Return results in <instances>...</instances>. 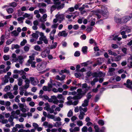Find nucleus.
<instances>
[{
	"label": "nucleus",
	"instance_id": "obj_34",
	"mask_svg": "<svg viewBox=\"0 0 132 132\" xmlns=\"http://www.w3.org/2000/svg\"><path fill=\"white\" fill-rule=\"evenodd\" d=\"M73 114V112L71 110H70L68 113L67 116L69 117H70L72 116Z\"/></svg>",
	"mask_w": 132,
	"mask_h": 132
},
{
	"label": "nucleus",
	"instance_id": "obj_37",
	"mask_svg": "<svg viewBox=\"0 0 132 132\" xmlns=\"http://www.w3.org/2000/svg\"><path fill=\"white\" fill-rule=\"evenodd\" d=\"M61 124V122H56L55 123L54 126L56 127H58L60 126Z\"/></svg>",
	"mask_w": 132,
	"mask_h": 132
},
{
	"label": "nucleus",
	"instance_id": "obj_63",
	"mask_svg": "<svg viewBox=\"0 0 132 132\" xmlns=\"http://www.w3.org/2000/svg\"><path fill=\"white\" fill-rule=\"evenodd\" d=\"M111 47L114 49H116L118 47V45L115 44H112L111 45Z\"/></svg>",
	"mask_w": 132,
	"mask_h": 132
},
{
	"label": "nucleus",
	"instance_id": "obj_5",
	"mask_svg": "<svg viewBox=\"0 0 132 132\" xmlns=\"http://www.w3.org/2000/svg\"><path fill=\"white\" fill-rule=\"evenodd\" d=\"M101 14L104 17L107 18L108 17L109 13L107 10V8L104 6L101 7Z\"/></svg>",
	"mask_w": 132,
	"mask_h": 132
},
{
	"label": "nucleus",
	"instance_id": "obj_12",
	"mask_svg": "<svg viewBox=\"0 0 132 132\" xmlns=\"http://www.w3.org/2000/svg\"><path fill=\"white\" fill-rule=\"evenodd\" d=\"M56 32L55 29H54L52 30L50 33V38L51 40H53L54 38V34Z\"/></svg>",
	"mask_w": 132,
	"mask_h": 132
},
{
	"label": "nucleus",
	"instance_id": "obj_3",
	"mask_svg": "<svg viewBox=\"0 0 132 132\" xmlns=\"http://www.w3.org/2000/svg\"><path fill=\"white\" fill-rule=\"evenodd\" d=\"M121 30H125V31H123L120 33V34L122 35V38L123 39L126 38L127 37V36L125 34L126 32H127V33H128L131 31V28L130 27L125 25L122 27Z\"/></svg>",
	"mask_w": 132,
	"mask_h": 132
},
{
	"label": "nucleus",
	"instance_id": "obj_52",
	"mask_svg": "<svg viewBox=\"0 0 132 132\" xmlns=\"http://www.w3.org/2000/svg\"><path fill=\"white\" fill-rule=\"evenodd\" d=\"M87 128L86 126H84L82 129V131L84 132H87Z\"/></svg>",
	"mask_w": 132,
	"mask_h": 132
},
{
	"label": "nucleus",
	"instance_id": "obj_33",
	"mask_svg": "<svg viewBox=\"0 0 132 132\" xmlns=\"http://www.w3.org/2000/svg\"><path fill=\"white\" fill-rule=\"evenodd\" d=\"M87 47L86 46L83 47L82 48V51L84 53H85L87 52Z\"/></svg>",
	"mask_w": 132,
	"mask_h": 132
},
{
	"label": "nucleus",
	"instance_id": "obj_50",
	"mask_svg": "<svg viewBox=\"0 0 132 132\" xmlns=\"http://www.w3.org/2000/svg\"><path fill=\"white\" fill-rule=\"evenodd\" d=\"M34 38L37 39L38 37V35L36 34L33 33L31 35Z\"/></svg>",
	"mask_w": 132,
	"mask_h": 132
},
{
	"label": "nucleus",
	"instance_id": "obj_19",
	"mask_svg": "<svg viewBox=\"0 0 132 132\" xmlns=\"http://www.w3.org/2000/svg\"><path fill=\"white\" fill-rule=\"evenodd\" d=\"M28 63L31 64V66L33 68H35L36 67L35 64L36 62L35 61H31L30 60H28Z\"/></svg>",
	"mask_w": 132,
	"mask_h": 132
},
{
	"label": "nucleus",
	"instance_id": "obj_1",
	"mask_svg": "<svg viewBox=\"0 0 132 132\" xmlns=\"http://www.w3.org/2000/svg\"><path fill=\"white\" fill-rule=\"evenodd\" d=\"M82 89L79 88L77 89L78 95L76 97L77 98L81 99L90 88V86H88L86 83L82 84Z\"/></svg>",
	"mask_w": 132,
	"mask_h": 132
},
{
	"label": "nucleus",
	"instance_id": "obj_43",
	"mask_svg": "<svg viewBox=\"0 0 132 132\" xmlns=\"http://www.w3.org/2000/svg\"><path fill=\"white\" fill-rule=\"evenodd\" d=\"M14 117L13 116H10L8 120L9 122H11L13 121Z\"/></svg>",
	"mask_w": 132,
	"mask_h": 132
},
{
	"label": "nucleus",
	"instance_id": "obj_11",
	"mask_svg": "<svg viewBox=\"0 0 132 132\" xmlns=\"http://www.w3.org/2000/svg\"><path fill=\"white\" fill-rule=\"evenodd\" d=\"M126 82V84L124 83V85L128 88L132 89V81H131L130 80L128 79L127 80Z\"/></svg>",
	"mask_w": 132,
	"mask_h": 132
},
{
	"label": "nucleus",
	"instance_id": "obj_9",
	"mask_svg": "<svg viewBox=\"0 0 132 132\" xmlns=\"http://www.w3.org/2000/svg\"><path fill=\"white\" fill-rule=\"evenodd\" d=\"M29 79L31 84L34 85H37L39 82L38 80L36 78H35L34 77H30Z\"/></svg>",
	"mask_w": 132,
	"mask_h": 132
},
{
	"label": "nucleus",
	"instance_id": "obj_27",
	"mask_svg": "<svg viewBox=\"0 0 132 132\" xmlns=\"http://www.w3.org/2000/svg\"><path fill=\"white\" fill-rule=\"evenodd\" d=\"M79 110L80 112H82L83 111L84 112H86L87 111V109L86 107L83 108L81 106H80L79 108Z\"/></svg>",
	"mask_w": 132,
	"mask_h": 132
},
{
	"label": "nucleus",
	"instance_id": "obj_46",
	"mask_svg": "<svg viewBox=\"0 0 132 132\" xmlns=\"http://www.w3.org/2000/svg\"><path fill=\"white\" fill-rule=\"evenodd\" d=\"M77 125L79 126H81L83 125L82 122L80 120H79L77 121Z\"/></svg>",
	"mask_w": 132,
	"mask_h": 132
},
{
	"label": "nucleus",
	"instance_id": "obj_32",
	"mask_svg": "<svg viewBox=\"0 0 132 132\" xmlns=\"http://www.w3.org/2000/svg\"><path fill=\"white\" fill-rule=\"evenodd\" d=\"M6 11L9 14H11L13 12V9L12 8H9L7 9Z\"/></svg>",
	"mask_w": 132,
	"mask_h": 132
},
{
	"label": "nucleus",
	"instance_id": "obj_55",
	"mask_svg": "<svg viewBox=\"0 0 132 132\" xmlns=\"http://www.w3.org/2000/svg\"><path fill=\"white\" fill-rule=\"evenodd\" d=\"M8 122V121L7 119H3L1 121V122L3 124H6Z\"/></svg>",
	"mask_w": 132,
	"mask_h": 132
},
{
	"label": "nucleus",
	"instance_id": "obj_17",
	"mask_svg": "<svg viewBox=\"0 0 132 132\" xmlns=\"http://www.w3.org/2000/svg\"><path fill=\"white\" fill-rule=\"evenodd\" d=\"M13 73H19L21 75H24L26 74V73L23 70L21 71L18 70H14Z\"/></svg>",
	"mask_w": 132,
	"mask_h": 132
},
{
	"label": "nucleus",
	"instance_id": "obj_35",
	"mask_svg": "<svg viewBox=\"0 0 132 132\" xmlns=\"http://www.w3.org/2000/svg\"><path fill=\"white\" fill-rule=\"evenodd\" d=\"M9 4L10 5V6L14 7L16 6L17 5V4L16 2H13L10 3Z\"/></svg>",
	"mask_w": 132,
	"mask_h": 132
},
{
	"label": "nucleus",
	"instance_id": "obj_61",
	"mask_svg": "<svg viewBox=\"0 0 132 132\" xmlns=\"http://www.w3.org/2000/svg\"><path fill=\"white\" fill-rule=\"evenodd\" d=\"M24 19V18L23 17H20L18 18L17 19V20L18 21H21V22H23V20Z\"/></svg>",
	"mask_w": 132,
	"mask_h": 132
},
{
	"label": "nucleus",
	"instance_id": "obj_24",
	"mask_svg": "<svg viewBox=\"0 0 132 132\" xmlns=\"http://www.w3.org/2000/svg\"><path fill=\"white\" fill-rule=\"evenodd\" d=\"M77 95H78V93L77 94V95H76V96H74L73 97H72L71 96H69L67 98V99L68 100L70 101V100L72 99H73L74 100L80 99L77 98L76 97V96H77Z\"/></svg>",
	"mask_w": 132,
	"mask_h": 132
},
{
	"label": "nucleus",
	"instance_id": "obj_42",
	"mask_svg": "<svg viewBox=\"0 0 132 132\" xmlns=\"http://www.w3.org/2000/svg\"><path fill=\"white\" fill-rule=\"evenodd\" d=\"M39 11L40 13L43 14L46 12V10L45 9H43L42 8L39 9Z\"/></svg>",
	"mask_w": 132,
	"mask_h": 132
},
{
	"label": "nucleus",
	"instance_id": "obj_4",
	"mask_svg": "<svg viewBox=\"0 0 132 132\" xmlns=\"http://www.w3.org/2000/svg\"><path fill=\"white\" fill-rule=\"evenodd\" d=\"M47 64V63L46 61H43L38 64L36 68L39 71H42L46 67Z\"/></svg>",
	"mask_w": 132,
	"mask_h": 132
},
{
	"label": "nucleus",
	"instance_id": "obj_8",
	"mask_svg": "<svg viewBox=\"0 0 132 132\" xmlns=\"http://www.w3.org/2000/svg\"><path fill=\"white\" fill-rule=\"evenodd\" d=\"M48 86H44L43 87V90L45 91L50 92L52 90V87L50 84H47Z\"/></svg>",
	"mask_w": 132,
	"mask_h": 132
},
{
	"label": "nucleus",
	"instance_id": "obj_26",
	"mask_svg": "<svg viewBox=\"0 0 132 132\" xmlns=\"http://www.w3.org/2000/svg\"><path fill=\"white\" fill-rule=\"evenodd\" d=\"M89 101L88 100H85L84 101V103L82 104V106L85 107L87 106Z\"/></svg>",
	"mask_w": 132,
	"mask_h": 132
},
{
	"label": "nucleus",
	"instance_id": "obj_21",
	"mask_svg": "<svg viewBox=\"0 0 132 132\" xmlns=\"http://www.w3.org/2000/svg\"><path fill=\"white\" fill-rule=\"evenodd\" d=\"M49 51H45L42 52L41 53V56L43 57H45L47 56V54H48L49 53Z\"/></svg>",
	"mask_w": 132,
	"mask_h": 132
},
{
	"label": "nucleus",
	"instance_id": "obj_36",
	"mask_svg": "<svg viewBox=\"0 0 132 132\" xmlns=\"http://www.w3.org/2000/svg\"><path fill=\"white\" fill-rule=\"evenodd\" d=\"M11 34L13 35V36H18L19 33L17 32L16 30H14L11 32Z\"/></svg>",
	"mask_w": 132,
	"mask_h": 132
},
{
	"label": "nucleus",
	"instance_id": "obj_31",
	"mask_svg": "<svg viewBox=\"0 0 132 132\" xmlns=\"http://www.w3.org/2000/svg\"><path fill=\"white\" fill-rule=\"evenodd\" d=\"M46 6V4L44 3H39L38 4V6L39 8Z\"/></svg>",
	"mask_w": 132,
	"mask_h": 132
},
{
	"label": "nucleus",
	"instance_id": "obj_38",
	"mask_svg": "<svg viewBox=\"0 0 132 132\" xmlns=\"http://www.w3.org/2000/svg\"><path fill=\"white\" fill-rule=\"evenodd\" d=\"M3 58L5 61H7L9 59L10 56L8 55H4L3 56Z\"/></svg>",
	"mask_w": 132,
	"mask_h": 132
},
{
	"label": "nucleus",
	"instance_id": "obj_58",
	"mask_svg": "<svg viewBox=\"0 0 132 132\" xmlns=\"http://www.w3.org/2000/svg\"><path fill=\"white\" fill-rule=\"evenodd\" d=\"M29 104L30 106L31 107H33L35 106V104L34 102L31 101L29 103Z\"/></svg>",
	"mask_w": 132,
	"mask_h": 132
},
{
	"label": "nucleus",
	"instance_id": "obj_2",
	"mask_svg": "<svg viewBox=\"0 0 132 132\" xmlns=\"http://www.w3.org/2000/svg\"><path fill=\"white\" fill-rule=\"evenodd\" d=\"M54 4L55 5H53L51 7V10L52 12L57 8L58 10L60 9H62L64 6V4H62L60 5L61 2L59 1H53Z\"/></svg>",
	"mask_w": 132,
	"mask_h": 132
},
{
	"label": "nucleus",
	"instance_id": "obj_53",
	"mask_svg": "<svg viewBox=\"0 0 132 132\" xmlns=\"http://www.w3.org/2000/svg\"><path fill=\"white\" fill-rule=\"evenodd\" d=\"M94 128L95 130V132H98L100 130L99 128L97 125H95L94 126Z\"/></svg>",
	"mask_w": 132,
	"mask_h": 132
},
{
	"label": "nucleus",
	"instance_id": "obj_59",
	"mask_svg": "<svg viewBox=\"0 0 132 132\" xmlns=\"http://www.w3.org/2000/svg\"><path fill=\"white\" fill-rule=\"evenodd\" d=\"M75 75L76 78H79L81 76V73H75Z\"/></svg>",
	"mask_w": 132,
	"mask_h": 132
},
{
	"label": "nucleus",
	"instance_id": "obj_57",
	"mask_svg": "<svg viewBox=\"0 0 132 132\" xmlns=\"http://www.w3.org/2000/svg\"><path fill=\"white\" fill-rule=\"evenodd\" d=\"M121 57L120 55H118L115 58V61H118L121 59Z\"/></svg>",
	"mask_w": 132,
	"mask_h": 132
},
{
	"label": "nucleus",
	"instance_id": "obj_54",
	"mask_svg": "<svg viewBox=\"0 0 132 132\" xmlns=\"http://www.w3.org/2000/svg\"><path fill=\"white\" fill-rule=\"evenodd\" d=\"M10 86H7L5 87L4 89V90L5 92H7L8 91L10 90Z\"/></svg>",
	"mask_w": 132,
	"mask_h": 132
},
{
	"label": "nucleus",
	"instance_id": "obj_56",
	"mask_svg": "<svg viewBox=\"0 0 132 132\" xmlns=\"http://www.w3.org/2000/svg\"><path fill=\"white\" fill-rule=\"evenodd\" d=\"M18 61V58L16 57L13 59L12 60V61L13 62H17Z\"/></svg>",
	"mask_w": 132,
	"mask_h": 132
},
{
	"label": "nucleus",
	"instance_id": "obj_60",
	"mask_svg": "<svg viewBox=\"0 0 132 132\" xmlns=\"http://www.w3.org/2000/svg\"><path fill=\"white\" fill-rule=\"evenodd\" d=\"M90 92L88 93L87 96V99L86 100H88L89 101V100L92 97V95L90 94Z\"/></svg>",
	"mask_w": 132,
	"mask_h": 132
},
{
	"label": "nucleus",
	"instance_id": "obj_29",
	"mask_svg": "<svg viewBox=\"0 0 132 132\" xmlns=\"http://www.w3.org/2000/svg\"><path fill=\"white\" fill-rule=\"evenodd\" d=\"M7 94L9 96V98L10 99L13 98L14 97V96L13 95L12 93L10 92L7 93Z\"/></svg>",
	"mask_w": 132,
	"mask_h": 132
},
{
	"label": "nucleus",
	"instance_id": "obj_44",
	"mask_svg": "<svg viewBox=\"0 0 132 132\" xmlns=\"http://www.w3.org/2000/svg\"><path fill=\"white\" fill-rule=\"evenodd\" d=\"M47 117L49 119H54V116L53 115L48 114L47 115Z\"/></svg>",
	"mask_w": 132,
	"mask_h": 132
},
{
	"label": "nucleus",
	"instance_id": "obj_39",
	"mask_svg": "<svg viewBox=\"0 0 132 132\" xmlns=\"http://www.w3.org/2000/svg\"><path fill=\"white\" fill-rule=\"evenodd\" d=\"M89 43L90 44H92L94 43L95 45H96L97 44V43L95 42L94 40L92 38L89 40Z\"/></svg>",
	"mask_w": 132,
	"mask_h": 132
},
{
	"label": "nucleus",
	"instance_id": "obj_22",
	"mask_svg": "<svg viewBox=\"0 0 132 132\" xmlns=\"http://www.w3.org/2000/svg\"><path fill=\"white\" fill-rule=\"evenodd\" d=\"M115 69L113 68H109V72L110 76H112L113 75V72L115 71Z\"/></svg>",
	"mask_w": 132,
	"mask_h": 132
},
{
	"label": "nucleus",
	"instance_id": "obj_41",
	"mask_svg": "<svg viewBox=\"0 0 132 132\" xmlns=\"http://www.w3.org/2000/svg\"><path fill=\"white\" fill-rule=\"evenodd\" d=\"M0 40H1L0 41L1 43L3 44L4 41V35H2L0 38Z\"/></svg>",
	"mask_w": 132,
	"mask_h": 132
},
{
	"label": "nucleus",
	"instance_id": "obj_6",
	"mask_svg": "<svg viewBox=\"0 0 132 132\" xmlns=\"http://www.w3.org/2000/svg\"><path fill=\"white\" fill-rule=\"evenodd\" d=\"M36 33H39L40 36V37L39 38V40H42L45 43L47 44L48 42V40L46 37L44 35V34L42 32H39L37 31H36Z\"/></svg>",
	"mask_w": 132,
	"mask_h": 132
},
{
	"label": "nucleus",
	"instance_id": "obj_14",
	"mask_svg": "<svg viewBox=\"0 0 132 132\" xmlns=\"http://www.w3.org/2000/svg\"><path fill=\"white\" fill-rule=\"evenodd\" d=\"M57 98L59 99H61L59 101V103H64V100L65 98L61 94H58L57 96Z\"/></svg>",
	"mask_w": 132,
	"mask_h": 132
},
{
	"label": "nucleus",
	"instance_id": "obj_40",
	"mask_svg": "<svg viewBox=\"0 0 132 132\" xmlns=\"http://www.w3.org/2000/svg\"><path fill=\"white\" fill-rule=\"evenodd\" d=\"M34 49L37 51H40V48L39 45H36L34 46Z\"/></svg>",
	"mask_w": 132,
	"mask_h": 132
},
{
	"label": "nucleus",
	"instance_id": "obj_13",
	"mask_svg": "<svg viewBox=\"0 0 132 132\" xmlns=\"http://www.w3.org/2000/svg\"><path fill=\"white\" fill-rule=\"evenodd\" d=\"M67 35L68 33H66L64 30L60 31L58 34V35L59 36H63L64 37H67Z\"/></svg>",
	"mask_w": 132,
	"mask_h": 132
},
{
	"label": "nucleus",
	"instance_id": "obj_64",
	"mask_svg": "<svg viewBox=\"0 0 132 132\" xmlns=\"http://www.w3.org/2000/svg\"><path fill=\"white\" fill-rule=\"evenodd\" d=\"M80 52L78 51L75 52L74 54V55L75 56H78L80 55Z\"/></svg>",
	"mask_w": 132,
	"mask_h": 132
},
{
	"label": "nucleus",
	"instance_id": "obj_16",
	"mask_svg": "<svg viewBox=\"0 0 132 132\" xmlns=\"http://www.w3.org/2000/svg\"><path fill=\"white\" fill-rule=\"evenodd\" d=\"M114 21L118 23H121L122 22V18H121L119 16H117L115 17Z\"/></svg>",
	"mask_w": 132,
	"mask_h": 132
},
{
	"label": "nucleus",
	"instance_id": "obj_30",
	"mask_svg": "<svg viewBox=\"0 0 132 132\" xmlns=\"http://www.w3.org/2000/svg\"><path fill=\"white\" fill-rule=\"evenodd\" d=\"M18 85L19 86L22 85L23 84L22 82L23 81L22 79L20 78H19L18 79Z\"/></svg>",
	"mask_w": 132,
	"mask_h": 132
},
{
	"label": "nucleus",
	"instance_id": "obj_45",
	"mask_svg": "<svg viewBox=\"0 0 132 132\" xmlns=\"http://www.w3.org/2000/svg\"><path fill=\"white\" fill-rule=\"evenodd\" d=\"M32 126L35 129H36L39 127V125L36 123H32Z\"/></svg>",
	"mask_w": 132,
	"mask_h": 132
},
{
	"label": "nucleus",
	"instance_id": "obj_18",
	"mask_svg": "<svg viewBox=\"0 0 132 132\" xmlns=\"http://www.w3.org/2000/svg\"><path fill=\"white\" fill-rule=\"evenodd\" d=\"M48 84H50L52 88L53 86H55L56 85V81L51 79L50 82L48 83Z\"/></svg>",
	"mask_w": 132,
	"mask_h": 132
},
{
	"label": "nucleus",
	"instance_id": "obj_10",
	"mask_svg": "<svg viewBox=\"0 0 132 132\" xmlns=\"http://www.w3.org/2000/svg\"><path fill=\"white\" fill-rule=\"evenodd\" d=\"M56 18L58 19L60 23H61L64 19V15L63 14H62L60 15H58L57 14L56 15Z\"/></svg>",
	"mask_w": 132,
	"mask_h": 132
},
{
	"label": "nucleus",
	"instance_id": "obj_51",
	"mask_svg": "<svg viewBox=\"0 0 132 132\" xmlns=\"http://www.w3.org/2000/svg\"><path fill=\"white\" fill-rule=\"evenodd\" d=\"M27 42V40L26 39H23V41L21 42L20 45L21 46H23Z\"/></svg>",
	"mask_w": 132,
	"mask_h": 132
},
{
	"label": "nucleus",
	"instance_id": "obj_28",
	"mask_svg": "<svg viewBox=\"0 0 132 132\" xmlns=\"http://www.w3.org/2000/svg\"><path fill=\"white\" fill-rule=\"evenodd\" d=\"M108 54L110 55L113 56H117V54L115 52L112 51L110 50L108 51Z\"/></svg>",
	"mask_w": 132,
	"mask_h": 132
},
{
	"label": "nucleus",
	"instance_id": "obj_15",
	"mask_svg": "<svg viewBox=\"0 0 132 132\" xmlns=\"http://www.w3.org/2000/svg\"><path fill=\"white\" fill-rule=\"evenodd\" d=\"M131 19V18L129 16H126L122 18V22L125 23L127 22Z\"/></svg>",
	"mask_w": 132,
	"mask_h": 132
},
{
	"label": "nucleus",
	"instance_id": "obj_62",
	"mask_svg": "<svg viewBox=\"0 0 132 132\" xmlns=\"http://www.w3.org/2000/svg\"><path fill=\"white\" fill-rule=\"evenodd\" d=\"M76 71L77 72H79V71L80 70V66L79 65H77L76 67Z\"/></svg>",
	"mask_w": 132,
	"mask_h": 132
},
{
	"label": "nucleus",
	"instance_id": "obj_47",
	"mask_svg": "<svg viewBox=\"0 0 132 132\" xmlns=\"http://www.w3.org/2000/svg\"><path fill=\"white\" fill-rule=\"evenodd\" d=\"M18 132H30V131L29 130H26L21 129H19Z\"/></svg>",
	"mask_w": 132,
	"mask_h": 132
},
{
	"label": "nucleus",
	"instance_id": "obj_49",
	"mask_svg": "<svg viewBox=\"0 0 132 132\" xmlns=\"http://www.w3.org/2000/svg\"><path fill=\"white\" fill-rule=\"evenodd\" d=\"M47 110L49 111L50 113H52L54 112V110L50 108H48L47 109Z\"/></svg>",
	"mask_w": 132,
	"mask_h": 132
},
{
	"label": "nucleus",
	"instance_id": "obj_20",
	"mask_svg": "<svg viewBox=\"0 0 132 132\" xmlns=\"http://www.w3.org/2000/svg\"><path fill=\"white\" fill-rule=\"evenodd\" d=\"M35 54H32V55L29 56V60H30L31 61H33V60H35V57L34 55L35 54H38V53L37 52H36L35 53Z\"/></svg>",
	"mask_w": 132,
	"mask_h": 132
},
{
	"label": "nucleus",
	"instance_id": "obj_48",
	"mask_svg": "<svg viewBox=\"0 0 132 132\" xmlns=\"http://www.w3.org/2000/svg\"><path fill=\"white\" fill-rule=\"evenodd\" d=\"M98 123L99 125L103 126L104 124V122L103 120H100L98 121Z\"/></svg>",
	"mask_w": 132,
	"mask_h": 132
},
{
	"label": "nucleus",
	"instance_id": "obj_23",
	"mask_svg": "<svg viewBox=\"0 0 132 132\" xmlns=\"http://www.w3.org/2000/svg\"><path fill=\"white\" fill-rule=\"evenodd\" d=\"M78 101H75L73 102H72L71 101H69L67 102V103L69 105H76L78 103Z\"/></svg>",
	"mask_w": 132,
	"mask_h": 132
},
{
	"label": "nucleus",
	"instance_id": "obj_25",
	"mask_svg": "<svg viewBox=\"0 0 132 132\" xmlns=\"http://www.w3.org/2000/svg\"><path fill=\"white\" fill-rule=\"evenodd\" d=\"M85 115V113L83 112H80L78 117L80 120H82L83 119L84 116Z\"/></svg>",
	"mask_w": 132,
	"mask_h": 132
},
{
	"label": "nucleus",
	"instance_id": "obj_7",
	"mask_svg": "<svg viewBox=\"0 0 132 132\" xmlns=\"http://www.w3.org/2000/svg\"><path fill=\"white\" fill-rule=\"evenodd\" d=\"M18 105L22 112L23 113H25L27 111V110L26 108L27 107V106L25 104H21L19 103Z\"/></svg>",
	"mask_w": 132,
	"mask_h": 132
}]
</instances>
